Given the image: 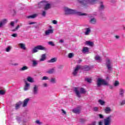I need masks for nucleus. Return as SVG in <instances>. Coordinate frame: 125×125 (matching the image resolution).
<instances>
[{"mask_svg":"<svg viewBox=\"0 0 125 125\" xmlns=\"http://www.w3.org/2000/svg\"><path fill=\"white\" fill-rule=\"evenodd\" d=\"M64 10L65 15H70L71 14H78L80 16H83L84 15H86V13H83L82 12H78L76 10H73L70 9L67 7L64 8Z\"/></svg>","mask_w":125,"mask_h":125,"instance_id":"1","label":"nucleus"},{"mask_svg":"<svg viewBox=\"0 0 125 125\" xmlns=\"http://www.w3.org/2000/svg\"><path fill=\"white\" fill-rule=\"evenodd\" d=\"M29 101H30V98H26L24 99L22 103V102L20 101L16 104V109H19L21 105H22V107H23V108H26V107H28V104L29 103Z\"/></svg>","mask_w":125,"mask_h":125,"instance_id":"2","label":"nucleus"},{"mask_svg":"<svg viewBox=\"0 0 125 125\" xmlns=\"http://www.w3.org/2000/svg\"><path fill=\"white\" fill-rule=\"evenodd\" d=\"M39 50H47V49L42 45H39L32 48L31 53L32 54L37 53Z\"/></svg>","mask_w":125,"mask_h":125,"instance_id":"3","label":"nucleus"},{"mask_svg":"<svg viewBox=\"0 0 125 125\" xmlns=\"http://www.w3.org/2000/svg\"><path fill=\"white\" fill-rule=\"evenodd\" d=\"M96 0H78V1L81 4L86 5L88 3H89L90 4H94V3H95Z\"/></svg>","mask_w":125,"mask_h":125,"instance_id":"4","label":"nucleus"},{"mask_svg":"<svg viewBox=\"0 0 125 125\" xmlns=\"http://www.w3.org/2000/svg\"><path fill=\"white\" fill-rule=\"evenodd\" d=\"M74 91L76 94V96L79 97V98H81V93L82 94H83L86 92V91H85V89L83 88H80V91H79V89H78V87H75L74 88Z\"/></svg>","mask_w":125,"mask_h":125,"instance_id":"5","label":"nucleus"},{"mask_svg":"<svg viewBox=\"0 0 125 125\" xmlns=\"http://www.w3.org/2000/svg\"><path fill=\"white\" fill-rule=\"evenodd\" d=\"M108 85V82L106 80L101 78H98L97 81V86L98 87H100L101 85Z\"/></svg>","mask_w":125,"mask_h":125,"instance_id":"6","label":"nucleus"},{"mask_svg":"<svg viewBox=\"0 0 125 125\" xmlns=\"http://www.w3.org/2000/svg\"><path fill=\"white\" fill-rule=\"evenodd\" d=\"M104 125H111L112 123V115H109L104 120Z\"/></svg>","mask_w":125,"mask_h":125,"instance_id":"7","label":"nucleus"},{"mask_svg":"<svg viewBox=\"0 0 125 125\" xmlns=\"http://www.w3.org/2000/svg\"><path fill=\"white\" fill-rule=\"evenodd\" d=\"M81 110H82V106H78L76 108L73 109L72 110V112L74 114H80V113H81Z\"/></svg>","mask_w":125,"mask_h":125,"instance_id":"8","label":"nucleus"},{"mask_svg":"<svg viewBox=\"0 0 125 125\" xmlns=\"http://www.w3.org/2000/svg\"><path fill=\"white\" fill-rule=\"evenodd\" d=\"M46 3H47V2L44 0L42 1L37 4V6L38 8H41V7H43V6H44V5H45Z\"/></svg>","mask_w":125,"mask_h":125,"instance_id":"9","label":"nucleus"},{"mask_svg":"<svg viewBox=\"0 0 125 125\" xmlns=\"http://www.w3.org/2000/svg\"><path fill=\"white\" fill-rule=\"evenodd\" d=\"M80 69H81V65H77L75 67L74 71L72 73V75H73L74 77H76V76H77V74H78V72H79Z\"/></svg>","mask_w":125,"mask_h":125,"instance_id":"10","label":"nucleus"},{"mask_svg":"<svg viewBox=\"0 0 125 125\" xmlns=\"http://www.w3.org/2000/svg\"><path fill=\"white\" fill-rule=\"evenodd\" d=\"M39 91V86L37 85H34V87L33 88V92L34 95H37L38 94V92Z\"/></svg>","mask_w":125,"mask_h":125,"instance_id":"11","label":"nucleus"},{"mask_svg":"<svg viewBox=\"0 0 125 125\" xmlns=\"http://www.w3.org/2000/svg\"><path fill=\"white\" fill-rule=\"evenodd\" d=\"M24 82L25 83L24 87V90L25 91L28 90L30 88V83H28L26 80H24Z\"/></svg>","mask_w":125,"mask_h":125,"instance_id":"12","label":"nucleus"},{"mask_svg":"<svg viewBox=\"0 0 125 125\" xmlns=\"http://www.w3.org/2000/svg\"><path fill=\"white\" fill-rule=\"evenodd\" d=\"M106 67L108 70H109V71H111V70H112V66H111V61L109 59H107L106 60Z\"/></svg>","mask_w":125,"mask_h":125,"instance_id":"13","label":"nucleus"},{"mask_svg":"<svg viewBox=\"0 0 125 125\" xmlns=\"http://www.w3.org/2000/svg\"><path fill=\"white\" fill-rule=\"evenodd\" d=\"M85 32H84V35L85 36H88L90 34V33L91 32V29H90V28L88 27L84 29Z\"/></svg>","mask_w":125,"mask_h":125,"instance_id":"14","label":"nucleus"},{"mask_svg":"<svg viewBox=\"0 0 125 125\" xmlns=\"http://www.w3.org/2000/svg\"><path fill=\"white\" fill-rule=\"evenodd\" d=\"M82 52L84 54H86V53H88L89 52V48L87 47H83Z\"/></svg>","mask_w":125,"mask_h":125,"instance_id":"15","label":"nucleus"},{"mask_svg":"<svg viewBox=\"0 0 125 125\" xmlns=\"http://www.w3.org/2000/svg\"><path fill=\"white\" fill-rule=\"evenodd\" d=\"M19 46L20 48H21V49H22L23 50H26L27 49L26 44L24 43H20L19 44Z\"/></svg>","mask_w":125,"mask_h":125,"instance_id":"16","label":"nucleus"},{"mask_svg":"<svg viewBox=\"0 0 125 125\" xmlns=\"http://www.w3.org/2000/svg\"><path fill=\"white\" fill-rule=\"evenodd\" d=\"M50 34H53V29H50L47 30H46L45 32V35L46 36H48V35H50Z\"/></svg>","mask_w":125,"mask_h":125,"instance_id":"17","label":"nucleus"},{"mask_svg":"<svg viewBox=\"0 0 125 125\" xmlns=\"http://www.w3.org/2000/svg\"><path fill=\"white\" fill-rule=\"evenodd\" d=\"M104 111L106 114H109L110 112L112 111V109H111L110 107L108 106L105 108V109H104Z\"/></svg>","mask_w":125,"mask_h":125,"instance_id":"18","label":"nucleus"},{"mask_svg":"<svg viewBox=\"0 0 125 125\" xmlns=\"http://www.w3.org/2000/svg\"><path fill=\"white\" fill-rule=\"evenodd\" d=\"M89 22L91 24H93V25H94L97 23V20L95 18H92L90 19Z\"/></svg>","mask_w":125,"mask_h":125,"instance_id":"19","label":"nucleus"},{"mask_svg":"<svg viewBox=\"0 0 125 125\" xmlns=\"http://www.w3.org/2000/svg\"><path fill=\"white\" fill-rule=\"evenodd\" d=\"M32 62L33 67H37V66L39 65V62L37 60H33L32 61Z\"/></svg>","mask_w":125,"mask_h":125,"instance_id":"20","label":"nucleus"},{"mask_svg":"<svg viewBox=\"0 0 125 125\" xmlns=\"http://www.w3.org/2000/svg\"><path fill=\"white\" fill-rule=\"evenodd\" d=\"M46 59V55L42 54L41 56V59L40 60V62H42V61H44Z\"/></svg>","mask_w":125,"mask_h":125,"instance_id":"21","label":"nucleus"},{"mask_svg":"<svg viewBox=\"0 0 125 125\" xmlns=\"http://www.w3.org/2000/svg\"><path fill=\"white\" fill-rule=\"evenodd\" d=\"M85 44H86L87 45H89V46H93L94 43L90 41H86Z\"/></svg>","mask_w":125,"mask_h":125,"instance_id":"22","label":"nucleus"},{"mask_svg":"<svg viewBox=\"0 0 125 125\" xmlns=\"http://www.w3.org/2000/svg\"><path fill=\"white\" fill-rule=\"evenodd\" d=\"M125 93V90L123 89H120L119 90V95L121 97H124V94Z\"/></svg>","mask_w":125,"mask_h":125,"instance_id":"23","label":"nucleus"},{"mask_svg":"<svg viewBox=\"0 0 125 125\" xmlns=\"http://www.w3.org/2000/svg\"><path fill=\"white\" fill-rule=\"evenodd\" d=\"M56 61H57V58H54L51 59L50 60H48V63H54V62H56Z\"/></svg>","mask_w":125,"mask_h":125,"instance_id":"24","label":"nucleus"},{"mask_svg":"<svg viewBox=\"0 0 125 125\" xmlns=\"http://www.w3.org/2000/svg\"><path fill=\"white\" fill-rule=\"evenodd\" d=\"M95 60H96L98 62H100V61H102V59H101V57L99 56H96L95 57Z\"/></svg>","mask_w":125,"mask_h":125,"instance_id":"25","label":"nucleus"},{"mask_svg":"<svg viewBox=\"0 0 125 125\" xmlns=\"http://www.w3.org/2000/svg\"><path fill=\"white\" fill-rule=\"evenodd\" d=\"M27 81L29 82V83H34V79L30 76L27 77Z\"/></svg>","mask_w":125,"mask_h":125,"instance_id":"26","label":"nucleus"},{"mask_svg":"<svg viewBox=\"0 0 125 125\" xmlns=\"http://www.w3.org/2000/svg\"><path fill=\"white\" fill-rule=\"evenodd\" d=\"M50 8V4L49 3H46L45 5L44 10H47Z\"/></svg>","mask_w":125,"mask_h":125,"instance_id":"27","label":"nucleus"},{"mask_svg":"<svg viewBox=\"0 0 125 125\" xmlns=\"http://www.w3.org/2000/svg\"><path fill=\"white\" fill-rule=\"evenodd\" d=\"M83 70L84 71H89V70H90V68L87 65H85L83 67Z\"/></svg>","mask_w":125,"mask_h":125,"instance_id":"28","label":"nucleus"},{"mask_svg":"<svg viewBox=\"0 0 125 125\" xmlns=\"http://www.w3.org/2000/svg\"><path fill=\"white\" fill-rule=\"evenodd\" d=\"M48 74H53L54 73V68H52L46 72Z\"/></svg>","mask_w":125,"mask_h":125,"instance_id":"29","label":"nucleus"},{"mask_svg":"<svg viewBox=\"0 0 125 125\" xmlns=\"http://www.w3.org/2000/svg\"><path fill=\"white\" fill-rule=\"evenodd\" d=\"M37 16H38V15L33 14L32 15L27 17V18H32V19H34V18H36V17H37Z\"/></svg>","mask_w":125,"mask_h":125,"instance_id":"30","label":"nucleus"},{"mask_svg":"<svg viewBox=\"0 0 125 125\" xmlns=\"http://www.w3.org/2000/svg\"><path fill=\"white\" fill-rule=\"evenodd\" d=\"M11 46H9L8 47H6V48L5 49V51L6 52H9V51H10L11 50Z\"/></svg>","mask_w":125,"mask_h":125,"instance_id":"31","label":"nucleus"},{"mask_svg":"<svg viewBox=\"0 0 125 125\" xmlns=\"http://www.w3.org/2000/svg\"><path fill=\"white\" fill-rule=\"evenodd\" d=\"M114 86H119L120 85V82L118 81H116L114 83Z\"/></svg>","mask_w":125,"mask_h":125,"instance_id":"32","label":"nucleus"},{"mask_svg":"<svg viewBox=\"0 0 125 125\" xmlns=\"http://www.w3.org/2000/svg\"><path fill=\"white\" fill-rule=\"evenodd\" d=\"M85 81H86V82H88L89 83H90L92 80L91 79V78H86L85 79Z\"/></svg>","mask_w":125,"mask_h":125,"instance_id":"33","label":"nucleus"},{"mask_svg":"<svg viewBox=\"0 0 125 125\" xmlns=\"http://www.w3.org/2000/svg\"><path fill=\"white\" fill-rule=\"evenodd\" d=\"M48 44H49V45H51V46H55V44H54V42H52V41H50L48 42Z\"/></svg>","mask_w":125,"mask_h":125,"instance_id":"34","label":"nucleus"},{"mask_svg":"<svg viewBox=\"0 0 125 125\" xmlns=\"http://www.w3.org/2000/svg\"><path fill=\"white\" fill-rule=\"evenodd\" d=\"M50 83H56V79L55 78H51L50 80Z\"/></svg>","mask_w":125,"mask_h":125,"instance_id":"35","label":"nucleus"},{"mask_svg":"<svg viewBox=\"0 0 125 125\" xmlns=\"http://www.w3.org/2000/svg\"><path fill=\"white\" fill-rule=\"evenodd\" d=\"M99 103L100 104H101L102 105H104V104H105V101H104L102 100H99Z\"/></svg>","mask_w":125,"mask_h":125,"instance_id":"36","label":"nucleus"},{"mask_svg":"<svg viewBox=\"0 0 125 125\" xmlns=\"http://www.w3.org/2000/svg\"><path fill=\"white\" fill-rule=\"evenodd\" d=\"M5 90H0V95H4V94H5Z\"/></svg>","mask_w":125,"mask_h":125,"instance_id":"37","label":"nucleus"},{"mask_svg":"<svg viewBox=\"0 0 125 125\" xmlns=\"http://www.w3.org/2000/svg\"><path fill=\"white\" fill-rule=\"evenodd\" d=\"M73 57H74V54L73 53L68 54V58H73Z\"/></svg>","mask_w":125,"mask_h":125,"instance_id":"38","label":"nucleus"},{"mask_svg":"<svg viewBox=\"0 0 125 125\" xmlns=\"http://www.w3.org/2000/svg\"><path fill=\"white\" fill-rule=\"evenodd\" d=\"M25 70H28V67L26 66H23L21 69V71H25Z\"/></svg>","mask_w":125,"mask_h":125,"instance_id":"39","label":"nucleus"},{"mask_svg":"<svg viewBox=\"0 0 125 125\" xmlns=\"http://www.w3.org/2000/svg\"><path fill=\"white\" fill-rule=\"evenodd\" d=\"M104 8H105V7H104V5L102 3L100 7V10H103Z\"/></svg>","mask_w":125,"mask_h":125,"instance_id":"40","label":"nucleus"},{"mask_svg":"<svg viewBox=\"0 0 125 125\" xmlns=\"http://www.w3.org/2000/svg\"><path fill=\"white\" fill-rule=\"evenodd\" d=\"M1 22L4 24L7 23V19H5L4 20H2Z\"/></svg>","mask_w":125,"mask_h":125,"instance_id":"41","label":"nucleus"},{"mask_svg":"<svg viewBox=\"0 0 125 125\" xmlns=\"http://www.w3.org/2000/svg\"><path fill=\"white\" fill-rule=\"evenodd\" d=\"M36 124H37V125H42V122H41V121H40V120H37L36 121Z\"/></svg>","mask_w":125,"mask_h":125,"instance_id":"42","label":"nucleus"},{"mask_svg":"<svg viewBox=\"0 0 125 125\" xmlns=\"http://www.w3.org/2000/svg\"><path fill=\"white\" fill-rule=\"evenodd\" d=\"M98 110H99V108L97 107H93V111H94L95 112H98Z\"/></svg>","mask_w":125,"mask_h":125,"instance_id":"43","label":"nucleus"},{"mask_svg":"<svg viewBox=\"0 0 125 125\" xmlns=\"http://www.w3.org/2000/svg\"><path fill=\"white\" fill-rule=\"evenodd\" d=\"M46 80H48V77L46 76H44L42 78V81H46Z\"/></svg>","mask_w":125,"mask_h":125,"instance_id":"44","label":"nucleus"},{"mask_svg":"<svg viewBox=\"0 0 125 125\" xmlns=\"http://www.w3.org/2000/svg\"><path fill=\"white\" fill-rule=\"evenodd\" d=\"M42 16H43L44 17H45V15H46V12L45 11H43L42 14Z\"/></svg>","mask_w":125,"mask_h":125,"instance_id":"45","label":"nucleus"},{"mask_svg":"<svg viewBox=\"0 0 125 125\" xmlns=\"http://www.w3.org/2000/svg\"><path fill=\"white\" fill-rule=\"evenodd\" d=\"M61 111L62 112V114H63V115H66L67 112H66V111L64 110V109H62Z\"/></svg>","mask_w":125,"mask_h":125,"instance_id":"46","label":"nucleus"},{"mask_svg":"<svg viewBox=\"0 0 125 125\" xmlns=\"http://www.w3.org/2000/svg\"><path fill=\"white\" fill-rule=\"evenodd\" d=\"M99 117L100 119H104V116L102 114H99Z\"/></svg>","mask_w":125,"mask_h":125,"instance_id":"47","label":"nucleus"},{"mask_svg":"<svg viewBox=\"0 0 125 125\" xmlns=\"http://www.w3.org/2000/svg\"><path fill=\"white\" fill-rule=\"evenodd\" d=\"M125 100L122 101L121 103V106L125 105Z\"/></svg>","mask_w":125,"mask_h":125,"instance_id":"48","label":"nucleus"},{"mask_svg":"<svg viewBox=\"0 0 125 125\" xmlns=\"http://www.w3.org/2000/svg\"><path fill=\"white\" fill-rule=\"evenodd\" d=\"M52 23H53V24H57L58 22H57V21H56V20H53L52 21Z\"/></svg>","mask_w":125,"mask_h":125,"instance_id":"49","label":"nucleus"},{"mask_svg":"<svg viewBox=\"0 0 125 125\" xmlns=\"http://www.w3.org/2000/svg\"><path fill=\"white\" fill-rule=\"evenodd\" d=\"M59 42H60V43H63V42H64V40L61 39V40H60L59 41Z\"/></svg>","mask_w":125,"mask_h":125,"instance_id":"50","label":"nucleus"},{"mask_svg":"<svg viewBox=\"0 0 125 125\" xmlns=\"http://www.w3.org/2000/svg\"><path fill=\"white\" fill-rule=\"evenodd\" d=\"M10 25L11 26H12V27H13L14 26V21H11L10 23Z\"/></svg>","mask_w":125,"mask_h":125,"instance_id":"51","label":"nucleus"},{"mask_svg":"<svg viewBox=\"0 0 125 125\" xmlns=\"http://www.w3.org/2000/svg\"><path fill=\"white\" fill-rule=\"evenodd\" d=\"M62 68H63V65H59L58 66L59 69H62Z\"/></svg>","mask_w":125,"mask_h":125,"instance_id":"52","label":"nucleus"},{"mask_svg":"<svg viewBox=\"0 0 125 125\" xmlns=\"http://www.w3.org/2000/svg\"><path fill=\"white\" fill-rule=\"evenodd\" d=\"M2 25H4L1 21L0 22V28H1L2 27Z\"/></svg>","mask_w":125,"mask_h":125,"instance_id":"53","label":"nucleus"},{"mask_svg":"<svg viewBox=\"0 0 125 125\" xmlns=\"http://www.w3.org/2000/svg\"><path fill=\"white\" fill-rule=\"evenodd\" d=\"M82 61V60L80 59L79 61H77L78 64H80V63H81Z\"/></svg>","mask_w":125,"mask_h":125,"instance_id":"54","label":"nucleus"},{"mask_svg":"<svg viewBox=\"0 0 125 125\" xmlns=\"http://www.w3.org/2000/svg\"><path fill=\"white\" fill-rule=\"evenodd\" d=\"M44 87H47V84L46 83H45L43 84Z\"/></svg>","mask_w":125,"mask_h":125,"instance_id":"55","label":"nucleus"},{"mask_svg":"<svg viewBox=\"0 0 125 125\" xmlns=\"http://www.w3.org/2000/svg\"><path fill=\"white\" fill-rule=\"evenodd\" d=\"M36 23L37 22H30L29 24V25H33V24H36Z\"/></svg>","mask_w":125,"mask_h":125,"instance_id":"56","label":"nucleus"},{"mask_svg":"<svg viewBox=\"0 0 125 125\" xmlns=\"http://www.w3.org/2000/svg\"><path fill=\"white\" fill-rule=\"evenodd\" d=\"M115 38H116V39H117L118 40V39H120V36L116 35V36H115Z\"/></svg>","mask_w":125,"mask_h":125,"instance_id":"57","label":"nucleus"},{"mask_svg":"<svg viewBox=\"0 0 125 125\" xmlns=\"http://www.w3.org/2000/svg\"><path fill=\"white\" fill-rule=\"evenodd\" d=\"M19 28H20V25H17V26L16 27V30H18V29H19Z\"/></svg>","mask_w":125,"mask_h":125,"instance_id":"58","label":"nucleus"},{"mask_svg":"<svg viewBox=\"0 0 125 125\" xmlns=\"http://www.w3.org/2000/svg\"><path fill=\"white\" fill-rule=\"evenodd\" d=\"M17 121H20V120H21V119H20V117H18L17 118Z\"/></svg>","mask_w":125,"mask_h":125,"instance_id":"59","label":"nucleus"},{"mask_svg":"<svg viewBox=\"0 0 125 125\" xmlns=\"http://www.w3.org/2000/svg\"><path fill=\"white\" fill-rule=\"evenodd\" d=\"M12 37H14V38H16V34H14L12 35Z\"/></svg>","mask_w":125,"mask_h":125,"instance_id":"60","label":"nucleus"},{"mask_svg":"<svg viewBox=\"0 0 125 125\" xmlns=\"http://www.w3.org/2000/svg\"><path fill=\"white\" fill-rule=\"evenodd\" d=\"M35 29H39V28L38 25H37V26H35Z\"/></svg>","mask_w":125,"mask_h":125,"instance_id":"61","label":"nucleus"},{"mask_svg":"<svg viewBox=\"0 0 125 125\" xmlns=\"http://www.w3.org/2000/svg\"><path fill=\"white\" fill-rule=\"evenodd\" d=\"M109 88H110V89H113V86H110Z\"/></svg>","mask_w":125,"mask_h":125,"instance_id":"62","label":"nucleus"},{"mask_svg":"<svg viewBox=\"0 0 125 125\" xmlns=\"http://www.w3.org/2000/svg\"><path fill=\"white\" fill-rule=\"evenodd\" d=\"M105 19H106V17H104V20H105Z\"/></svg>","mask_w":125,"mask_h":125,"instance_id":"63","label":"nucleus"}]
</instances>
